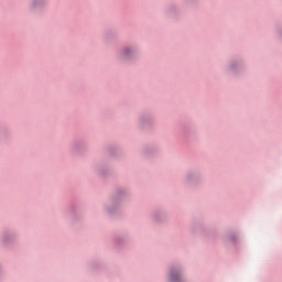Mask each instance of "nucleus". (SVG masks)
Segmentation results:
<instances>
[{
    "mask_svg": "<svg viewBox=\"0 0 282 282\" xmlns=\"http://www.w3.org/2000/svg\"><path fill=\"white\" fill-rule=\"evenodd\" d=\"M171 281H175V278H173V274L171 275Z\"/></svg>",
    "mask_w": 282,
    "mask_h": 282,
    "instance_id": "obj_1",
    "label": "nucleus"
}]
</instances>
